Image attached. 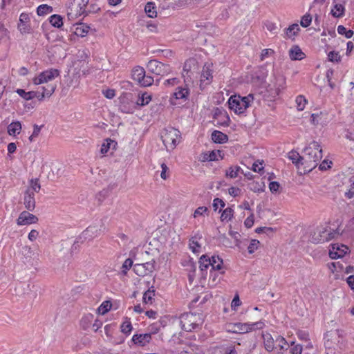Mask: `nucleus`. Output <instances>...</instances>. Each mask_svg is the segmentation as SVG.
<instances>
[{"instance_id": "412c9836", "label": "nucleus", "mask_w": 354, "mask_h": 354, "mask_svg": "<svg viewBox=\"0 0 354 354\" xmlns=\"http://www.w3.org/2000/svg\"><path fill=\"white\" fill-rule=\"evenodd\" d=\"M41 90V92L37 91L38 94L37 96H36V98H37L39 101L43 100V99L46 97L51 96L55 90V86L53 85H48L47 87L42 86Z\"/></svg>"}, {"instance_id": "ddd939ff", "label": "nucleus", "mask_w": 354, "mask_h": 354, "mask_svg": "<svg viewBox=\"0 0 354 354\" xmlns=\"http://www.w3.org/2000/svg\"><path fill=\"white\" fill-rule=\"evenodd\" d=\"M348 248L344 245L332 244L331 249L329 251V257L333 259L343 257L347 252Z\"/></svg>"}, {"instance_id": "2eb2a0df", "label": "nucleus", "mask_w": 354, "mask_h": 354, "mask_svg": "<svg viewBox=\"0 0 354 354\" xmlns=\"http://www.w3.org/2000/svg\"><path fill=\"white\" fill-rule=\"evenodd\" d=\"M299 31L300 28L299 25L297 24H293L283 30L282 36L286 39H291L293 41Z\"/></svg>"}, {"instance_id": "0eeeda50", "label": "nucleus", "mask_w": 354, "mask_h": 354, "mask_svg": "<svg viewBox=\"0 0 354 354\" xmlns=\"http://www.w3.org/2000/svg\"><path fill=\"white\" fill-rule=\"evenodd\" d=\"M162 141L167 151L173 150L180 142V133L174 128L165 129L161 133Z\"/></svg>"}, {"instance_id": "72a5a7b5", "label": "nucleus", "mask_w": 354, "mask_h": 354, "mask_svg": "<svg viewBox=\"0 0 354 354\" xmlns=\"http://www.w3.org/2000/svg\"><path fill=\"white\" fill-rule=\"evenodd\" d=\"M197 62L194 58L188 59L184 64L183 72H186L188 74L192 69L196 68Z\"/></svg>"}, {"instance_id": "20e7f679", "label": "nucleus", "mask_w": 354, "mask_h": 354, "mask_svg": "<svg viewBox=\"0 0 354 354\" xmlns=\"http://www.w3.org/2000/svg\"><path fill=\"white\" fill-rule=\"evenodd\" d=\"M89 0H68L66 3L67 16L70 20L88 15L87 6Z\"/></svg>"}, {"instance_id": "7c9ffc66", "label": "nucleus", "mask_w": 354, "mask_h": 354, "mask_svg": "<svg viewBox=\"0 0 354 354\" xmlns=\"http://www.w3.org/2000/svg\"><path fill=\"white\" fill-rule=\"evenodd\" d=\"M21 129V124L19 122H15L10 124L8 127V132L10 136L19 134Z\"/></svg>"}, {"instance_id": "dca6fc26", "label": "nucleus", "mask_w": 354, "mask_h": 354, "mask_svg": "<svg viewBox=\"0 0 354 354\" xmlns=\"http://www.w3.org/2000/svg\"><path fill=\"white\" fill-rule=\"evenodd\" d=\"M198 263L201 276L205 278L207 273V270L211 267L210 257L207 254L202 255L199 259Z\"/></svg>"}, {"instance_id": "052dcab7", "label": "nucleus", "mask_w": 354, "mask_h": 354, "mask_svg": "<svg viewBox=\"0 0 354 354\" xmlns=\"http://www.w3.org/2000/svg\"><path fill=\"white\" fill-rule=\"evenodd\" d=\"M212 205H213L214 211H216L218 206H221V207H224L225 204V202L222 199L216 198L214 199Z\"/></svg>"}, {"instance_id": "3c124183", "label": "nucleus", "mask_w": 354, "mask_h": 354, "mask_svg": "<svg viewBox=\"0 0 354 354\" xmlns=\"http://www.w3.org/2000/svg\"><path fill=\"white\" fill-rule=\"evenodd\" d=\"M263 161H260L259 160L255 161L252 167V171L257 173H261L263 170Z\"/></svg>"}, {"instance_id": "bb28decb", "label": "nucleus", "mask_w": 354, "mask_h": 354, "mask_svg": "<svg viewBox=\"0 0 354 354\" xmlns=\"http://www.w3.org/2000/svg\"><path fill=\"white\" fill-rule=\"evenodd\" d=\"M151 100V95L148 93L145 92L140 95H138L136 100V104L138 106H144L149 103Z\"/></svg>"}, {"instance_id": "c9c22d12", "label": "nucleus", "mask_w": 354, "mask_h": 354, "mask_svg": "<svg viewBox=\"0 0 354 354\" xmlns=\"http://www.w3.org/2000/svg\"><path fill=\"white\" fill-rule=\"evenodd\" d=\"M234 215V210L232 207H227L225 209L221 215V221H230Z\"/></svg>"}, {"instance_id": "7ed1b4c3", "label": "nucleus", "mask_w": 354, "mask_h": 354, "mask_svg": "<svg viewBox=\"0 0 354 354\" xmlns=\"http://www.w3.org/2000/svg\"><path fill=\"white\" fill-rule=\"evenodd\" d=\"M254 99L252 94H249L244 97L234 95L228 100L229 107L236 114L241 115L244 113L245 110L252 106Z\"/></svg>"}, {"instance_id": "c756f323", "label": "nucleus", "mask_w": 354, "mask_h": 354, "mask_svg": "<svg viewBox=\"0 0 354 354\" xmlns=\"http://www.w3.org/2000/svg\"><path fill=\"white\" fill-rule=\"evenodd\" d=\"M30 21L29 15L26 13H21L19 17V24L18 25L21 32H26V24Z\"/></svg>"}, {"instance_id": "f704fd0d", "label": "nucleus", "mask_w": 354, "mask_h": 354, "mask_svg": "<svg viewBox=\"0 0 354 354\" xmlns=\"http://www.w3.org/2000/svg\"><path fill=\"white\" fill-rule=\"evenodd\" d=\"M145 10L147 15L151 18L156 17L157 15L156 8L155 4L152 2H148L146 4Z\"/></svg>"}, {"instance_id": "cd10ccee", "label": "nucleus", "mask_w": 354, "mask_h": 354, "mask_svg": "<svg viewBox=\"0 0 354 354\" xmlns=\"http://www.w3.org/2000/svg\"><path fill=\"white\" fill-rule=\"evenodd\" d=\"M145 74V69L142 67L137 66L133 69L131 75L132 78L135 81H137L138 83H140L141 80L143 78Z\"/></svg>"}, {"instance_id": "4d7b16f0", "label": "nucleus", "mask_w": 354, "mask_h": 354, "mask_svg": "<svg viewBox=\"0 0 354 354\" xmlns=\"http://www.w3.org/2000/svg\"><path fill=\"white\" fill-rule=\"evenodd\" d=\"M276 342L278 343L281 350H287L286 346L288 345V343L284 337L279 336L276 339Z\"/></svg>"}, {"instance_id": "79ce46f5", "label": "nucleus", "mask_w": 354, "mask_h": 354, "mask_svg": "<svg viewBox=\"0 0 354 354\" xmlns=\"http://www.w3.org/2000/svg\"><path fill=\"white\" fill-rule=\"evenodd\" d=\"M241 170V168L238 166L235 167H230L227 171H226V176L234 178L238 176V174L239 171Z\"/></svg>"}, {"instance_id": "1a4fd4ad", "label": "nucleus", "mask_w": 354, "mask_h": 354, "mask_svg": "<svg viewBox=\"0 0 354 354\" xmlns=\"http://www.w3.org/2000/svg\"><path fill=\"white\" fill-rule=\"evenodd\" d=\"M59 76V71L57 69L50 68L41 72L32 79L35 85H39L53 80Z\"/></svg>"}, {"instance_id": "6e6552de", "label": "nucleus", "mask_w": 354, "mask_h": 354, "mask_svg": "<svg viewBox=\"0 0 354 354\" xmlns=\"http://www.w3.org/2000/svg\"><path fill=\"white\" fill-rule=\"evenodd\" d=\"M147 67L151 73L161 76L167 75L172 71L169 65L165 64L156 59L150 60L148 62Z\"/></svg>"}, {"instance_id": "de8ad7c7", "label": "nucleus", "mask_w": 354, "mask_h": 354, "mask_svg": "<svg viewBox=\"0 0 354 354\" xmlns=\"http://www.w3.org/2000/svg\"><path fill=\"white\" fill-rule=\"evenodd\" d=\"M111 306L112 304L110 301H104L98 308L99 313L102 315H104L111 309Z\"/></svg>"}, {"instance_id": "09e8293b", "label": "nucleus", "mask_w": 354, "mask_h": 354, "mask_svg": "<svg viewBox=\"0 0 354 354\" xmlns=\"http://www.w3.org/2000/svg\"><path fill=\"white\" fill-rule=\"evenodd\" d=\"M328 59L331 62H339L341 61V56L338 52L330 51L328 54Z\"/></svg>"}, {"instance_id": "b1692460", "label": "nucleus", "mask_w": 354, "mask_h": 354, "mask_svg": "<svg viewBox=\"0 0 354 354\" xmlns=\"http://www.w3.org/2000/svg\"><path fill=\"white\" fill-rule=\"evenodd\" d=\"M344 11L345 8L343 4L334 2L330 13L334 17L340 18L344 15Z\"/></svg>"}, {"instance_id": "6ab92c4d", "label": "nucleus", "mask_w": 354, "mask_h": 354, "mask_svg": "<svg viewBox=\"0 0 354 354\" xmlns=\"http://www.w3.org/2000/svg\"><path fill=\"white\" fill-rule=\"evenodd\" d=\"M189 95V89L187 85L178 86L176 91L173 93V97L176 100H186Z\"/></svg>"}, {"instance_id": "13d9d810", "label": "nucleus", "mask_w": 354, "mask_h": 354, "mask_svg": "<svg viewBox=\"0 0 354 354\" xmlns=\"http://www.w3.org/2000/svg\"><path fill=\"white\" fill-rule=\"evenodd\" d=\"M265 26H266V29L270 31L271 33L272 34H277V27L276 26V24L273 22H271V21H267L266 24H265Z\"/></svg>"}, {"instance_id": "8fccbe9b", "label": "nucleus", "mask_w": 354, "mask_h": 354, "mask_svg": "<svg viewBox=\"0 0 354 354\" xmlns=\"http://www.w3.org/2000/svg\"><path fill=\"white\" fill-rule=\"evenodd\" d=\"M153 82V78L151 76L144 75L143 78L140 82V84L143 86H151Z\"/></svg>"}, {"instance_id": "9b49d317", "label": "nucleus", "mask_w": 354, "mask_h": 354, "mask_svg": "<svg viewBox=\"0 0 354 354\" xmlns=\"http://www.w3.org/2000/svg\"><path fill=\"white\" fill-rule=\"evenodd\" d=\"M213 69L212 64H205L203 66L202 73L200 80V87L203 89L206 86L209 85L213 78Z\"/></svg>"}, {"instance_id": "aec40b11", "label": "nucleus", "mask_w": 354, "mask_h": 354, "mask_svg": "<svg viewBox=\"0 0 354 354\" xmlns=\"http://www.w3.org/2000/svg\"><path fill=\"white\" fill-rule=\"evenodd\" d=\"M289 57L292 60H301L305 57V54L299 46L295 45L289 50Z\"/></svg>"}, {"instance_id": "c85d7f7f", "label": "nucleus", "mask_w": 354, "mask_h": 354, "mask_svg": "<svg viewBox=\"0 0 354 354\" xmlns=\"http://www.w3.org/2000/svg\"><path fill=\"white\" fill-rule=\"evenodd\" d=\"M216 270H210V275H209V283L210 286H214L217 284L218 282L221 280V275L224 273V271H221L217 273L216 272Z\"/></svg>"}, {"instance_id": "49530a36", "label": "nucleus", "mask_w": 354, "mask_h": 354, "mask_svg": "<svg viewBox=\"0 0 354 354\" xmlns=\"http://www.w3.org/2000/svg\"><path fill=\"white\" fill-rule=\"evenodd\" d=\"M311 22H312L311 15L310 14L306 13L301 17L300 24L302 27L307 28L310 25Z\"/></svg>"}, {"instance_id": "69168bd1", "label": "nucleus", "mask_w": 354, "mask_h": 354, "mask_svg": "<svg viewBox=\"0 0 354 354\" xmlns=\"http://www.w3.org/2000/svg\"><path fill=\"white\" fill-rule=\"evenodd\" d=\"M241 190L238 187H232L229 188L228 192L232 196L236 197L241 194Z\"/></svg>"}, {"instance_id": "6e6d98bb", "label": "nucleus", "mask_w": 354, "mask_h": 354, "mask_svg": "<svg viewBox=\"0 0 354 354\" xmlns=\"http://www.w3.org/2000/svg\"><path fill=\"white\" fill-rule=\"evenodd\" d=\"M93 319V315L91 314H88L85 316H84L82 319V324L84 328H86L88 327V325Z\"/></svg>"}, {"instance_id": "5701e85b", "label": "nucleus", "mask_w": 354, "mask_h": 354, "mask_svg": "<svg viewBox=\"0 0 354 354\" xmlns=\"http://www.w3.org/2000/svg\"><path fill=\"white\" fill-rule=\"evenodd\" d=\"M212 140L216 143L223 144L227 142L228 137L223 132L215 130L212 133Z\"/></svg>"}, {"instance_id": "a18cd8bd", "label": "nucleus", "mask_w": 354, "mask_h": 354, "mask_svg": "<svg viewBox=\"0 0 354 354\" xmlns=\"http://www.w3.org/2000/svg\"><path fill=\"white\" fill-rule=\"evenodd\" d=\"M337 32L339 35H344L346 38H351L353 35V31L347 30L344 26L339 25L337 27Z\"/></svg>"}, {"instance_id": "393cba45", "label": "nucleus", "mask_w": 354, "mask_h": 354, "mask_svg": "<svg viewBox=\"0 0 354 354\" xmlns=\"http://www.w3.org/2000/svg\"><path fill=\"white\" fill-rule=\"evenodd\" d=\"M211 261V270H217L220 271L223 268V259L220 258L218 256H212L210 257Z\"/></svg>"}, {"instance_id": "4c0bfd02", "label": "nucleus", "mask_w": 354, "mask_h": 354, "mask_svg": "<svg viewBox=\"0 0 354 354\" xmlns=\"http://www.w3.org/2000/svg\"><path fill=\"white\" fill-rule=\"evenodd\" d=\"M288 158L292 160V163L295 164L297 166L299 165H301V158L302 155H299V153L295 151H291L288 153Z\"/></svg>"}, {"instance_id": "9d476101", "label": "nucleus", "mask_w": 354, "mask_h": 354, "mask_svg": "<svg viewBox=\"0 0 354 354\" xmlns=\"http://www.w3.org/2000/svg\"><path fill=\"white\" fill-rule=\"evenodd\" d=\"M154 269V261H151L145 263H136L133 267V272L139 277L147 276L152 273Z\"/></svg>"}, {"instance_id": "338daca9", "label": "nucleus", "mask_w": 354, "mask_h": 354, "mask_svg": "<svg viewBox=\"0 0 354 354\" xmlns=\"http://www.w3.org/2000/svg\"><path fill=\"white\" fill-rule=\"evenodd\" d=\"M178 82H179V80L174 77V78H171V79H168V80H165L164 82V85L166 86H175V85L178 84Z\"/></svg>"}, {"instance_id": "4be33fe9", "label": "nucleus", "mask_w": 354, "mask_h": 354, "mask_svg": "<svg viewBox=\"0 0 354 354\" xmlns=\"http://www.w3.org/2000/svg\"><path fill=\"white\" fill-rule=\"evenodd\" d=\"M262 337L265 349L268 352L272 351L274 348V342L272 335L270 333H263Z\"/></svg>"}, {"instance_id": "a19ab883", "label": "nucleus", "mask_w": 354, "mask_h": 354, "mask_svg": "<svg viewBox=\"0 0 354 354\" xmlns=\"http://www.w3.org/2000/svg\"><path fill=\"white\" fill-rule=\"evenodd\" d=\"M116 142H115L111 139H106L101 145L100 152L102 154H105L108 152L111 145H115Z\"/></svg>"}, {"instance_id": "f8f14e48", "label": "nucleus", "mask_w": 354, "mask_h": 354, "mask_svg": "<svg viewBox=\"0 0 354 354\" xmlns=\"http://www.w3.org/2000/svg\"><path fill=\"white\" fill-rule=\"evenodd\" d=\"M38 218L36 216L29 213L26 211H23L19 216L17 223L18 225H26L32 223H36Z\"/></svg>"}, {"instance_id": "864d4df0", "label": "nucleus", "mask_w": 354, "mask_h": 354, "mask_svg": "<svg viewBox=\"0 0 354 354\" xmlns=\"http://www.w3.org/2000/svg\"><path fill=\"white\" fill-rule=\"evenodd\" d=\"M43 126H38L37 124H35L34 125V129H33V132L32 133L30 136L29 137V140L30 142H32L35 140V138H37L39 133H40V131H41V129Z\"/></svg>"}, {"instance_id": "0e129e2a", "label": "nucleus", "mask_w": 354, "mask_h": 354, "mask_svg": "<svg viewBox=\"0 0 354 354\" xmlns=\"http://www.w3.org/2000/svg\"><path fill=\"white\" fill-rule=\"evenodd\" d=\"M16 93L24 100H30V95H28V92L25 91L24 89L18 88L16 91Z\"/></svg>"}, {"instance_id": "603ef678", "label": "nucleus", "mask_w": 354, "mask_h": 354, "mask_svg": "<svg viewBox=\"0 0 354 354\" xmlns=\"http://www.w3.org/2000/svg\"><path fill=\"white\" fill-rule=\"evenodd\" d=\"M259 244V241H257L256 239L252 240L250 245L248 247V252L250 254H252L253 252H254V251L257 250Z\"/></svg>"}, {"instance_id": "e2e57ef3", "label": "nucleus", "mask_w": 354, "mask_h": 354, "mask_svg": "<svg viewBox=\"0 0 354 354\" xmlns=\"http://www.w3.org/2000/svg\"><path fill=\"white\" fill-rule=\"evenodd\" d=\"M280 185L278 182L272 181L269 184V188L272 193L277 192L279 189Z\"/></svg>"}, {"instance_id": "bf43d9fd", "label": "nucleus", "mask_w": 354, "mask_h": 354, "mask_svg": "<svg viewBox=\"0 0 354 354\" xmlns=\"http://www.w3.org/2000/svg\"><path fill=\"white\" fill-rule=\"evenodd\" d=\"M207 207L204 206L199 207L194 211V217L196 218L197 216L204 215V214L207 213Z\"/></svg>"}, {"instance_id": "774afa93", "label": "nucleus", "mask_w": 354, "mask_h": 354, "mask_svg": "<svg viewBox=\"0 0 354 354\" xmlns=\"http://www.w3.org/2000/svg\"><path fill=\"white\" fill-rule=\"evenodd\" d=\"M254 224V215L251 214L244 221V225L247 228H250Z\"/></svg>"}, {"instance_id": "37998d69", "label": "nucleus", "mask_w": 354, "mask_h": 354, "mask_svg": "<svg viewBox=\"0 0 354 354\" xmlns=\"http://www.w3.org/2000/svg\"><path fill=\"white\" fill-rule=\"evenodd\" d=\"M297 109L298 111H303L307 103V100L302 95H299L296 98Z\"/></svg>"}, {"instance_id": "e433bc0d", "label": "nucleus", "mask_w": 354, "mask_h": 354, "mask_svg": "<svg viewBox=\"0 0 354 354\" xmlns=\"http://www.w3.org/2000/svg\"><path fill=\"white\" fill-rule=\"evenodd\" d=\"M49 21L53 26L56 28H60L63 25L62 17L58 15H53L50 16Z\"/></svg>"}, {"instance_id": "473e14b6", "label": "nucleus", "mask_w": 354, "mask_h": 354, "mask_svg": "<svg viewBox=\"0 0 354 354\" xmlns=\"http://www.w3.org/2000/svg\"><path fill=\"white\" fill-rule=\"evenodd\" d=\"M121 332L126 335H129L133 330V326L130 319L126 318L125 320L122 322L120 326Z\"/></svg>"}, {"instance_id": "58836bf2", "label": "nucleus", "mask_w": 354, "mask_h": 354, "mask_svg": "<svg viewBox=\"0 0 354 354\" xmlns=\"http://www.w3.org/2000/svg\"><path fill=\"white\" fill-rule=\"evenodd\" d=\"M218 152L215 151H208L202 154L201 160L205 161H214L217 160Z\"/></svg>"}, {"instance_id": "f3484780", "label": "nucleus", "mask_w": 354, "mask_h": 354, "mask_svg": "<svg viewBox=\"0 0 354 354\" xmlns=\"http://www.w3.org/2000/svg\"><path fill=\"white\" fill-rule=\"evenodd\" d=\"M24 205L25 207L29 210L32 211L35 209V194L33 192H31L30 189H28L24 195Z\"/></svg>"}, {"instance_id": "4468645a", "label": "nucleus", "mask_w": 354, "mask_h": 354, "mask_svg": "<svg viewBox=\"0 0 354 354\" xmlns=\"http://www.w3.org/2000/svg\"><path fill=\"white\" fill-rule=\"evenodd\" d=\"M151 340V333L135 334L133 335L131 342L136 346H145Z\"/></svg>"}, {"instance_id": "c03bdc74", "label": "nucleus", "mask_w": 354, "mask_h": 354, "mask_svg": "<svg viewBox=\"0 0 354 354\" xmlns=\"http://www.w3.org/2000/svg\"><path fill=\"white\" fill-rule=\"evenodd\" d=\"M133 266V260L130 258L127 259L123 263L121 268V272L122 274L126 275L128 270Z\"/></svg>"}, {"instance_id": "39448f33", "label": "nucleus", "mask_w": 354, "mask_h": 354, "mask_svg": "<svg viewBox=\"0 0 354 354\" xmlns=\"http://www.w3.org/2000/svg\"><path fill=\"white\" fill-rule=\"evenodd\" d=\"M179 323L182 329L190 332L198 328L203 323V319L200 313H186L180 315Z\"/></svg>"}, {"instance_id": "f03ea898", "label": "nucleus", "mask_w": 354, "mask_h": 354, "mask_svg": "<svg viewBox=\"0 0 354 354\" xmlns=\"http://www.w3.org/2000/svg\"><path fill=\"white\" fill-rule=\"evenodd\" d=\"M339 236V232L327 224L317 226L310 234V241L318 244L329 241Z\"/></svg>"}, {"instance_id": "2f4dec72", "label": "nucleus", "mask_w": 354, "mask_h": 354, "mask_svg": "<svg viewBox=\"0 0 354 354\" xmlns=\"http://www.w3.org/2000/svg\"><path fill=\"white\" fill-rule=\"evenodd\" d=\"M155 296V290L153 287H151L148 290H147L142 297L143 302L146 304H151L153 301V297Z\"/></svg>"}, {"instance_id": "680f3d73", "label": "nucleus", "mask_w": 354, "mask_h": 354, "mask_svg": "<svg viewBox=\"0 0 354 354\" xmlns=\"http://www.w3.org/2000/svg\"><path fill=\"white\" fill-rule=\"evenodd\" d=\"M104 95L108 99H113L115 95V90L113 89H106L102 91Z\"/></svg>"}, {"instance_id": "a878e982", "label": "nucleus", "mask_w": 354, "mask_h": 354, "mask_svg": "<svg viewBox=\"0 0 354 354\" xmlns=\"http://www.w3.org/2000/svg\"><path fill=\"white\" fill-rule=\"evenodd\" d=\"M89 30L90 27L88 25L85 24H77L74 30V33L77 36L83 37L88 34Z\"/></svg>"}, {"instance_id": "a211bd4d", "label": "nucleus", "mask_w": 354, "mask_h": 354, "mask_svg": "<svg viewBox=\"0 0 354 354\" xmlns=\"http://www.w3.org/2000/svg\"><path fill=\"white\" fill-rule=\"evenodd\" d=\"M100 231L97 226H89L82 233L80 239L92 240L100 234Z\"/></svg>"}, {"instance_id": "423d86ee", "label": "nucleus", "mask_w": 354, "mask_h": 354, "mask_svg": "<svg viewBox=\"0 0 354 354\" xmlns=\"http://www.w3.org/2000/svg\"><path fill=\"white\" fill-rule=\"evenodd\" d=\"M265 326V323L262 320L253 323H230L227 325V330L233 333L243 334L262 329Z\"/></svg>"}, {"instance_id": "f257e3e1", "label": "nucleus", "mask_w": 354, "mask_h": 354, "mask_svg": "<svg viewBox=\"0 0 354 354\" xmlns=\"http://www.w3.org/2000/svg\"><path fill=\"white\" fill-rule=\"evenodd\" d=\"M322 149L318 142L313 141L304 149L301 158V165L305 172L315 168L322 158Z\"/></svg>"}, {"instance_id": "5fc2aeb1", "label": "nucleus", "mask_w": 354, "mask_h": 354, "mask_svg": "<svg viewBox=\"0 0 354 354\" xmlns=\"http://www.w3.org/2000/svg\"><path fill=\"white\" fill-rule=\"evenodd\" d=\"M31 192H38L40 189V185L37 179H32L30 180V187L29 188Z\"/></svg>"}, {"instance_id": "ea45409f", "label": "nucleus", "mask_w": 354, "mask_h": 354, "mask_svg": "<svg viewBox=\"0 0 354 354\" xmlns=\"http://www.w3.org/2000/svg\"><path fill=\"white\" fill-rule=\"evenodd\" d=\"M53 11V8L51 6H49L46 4H42L38 6L37 9V13L39 16H44L48 13H50Z\"/></svg>"}]
</instances>
